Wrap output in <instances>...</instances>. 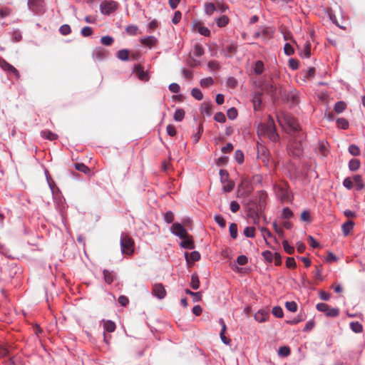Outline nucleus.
Instances as JSON below:
<instances>
[{
	"label": "nucleus",
	"mask_w": 365,
	"mask_h": 365,
	"mask_svg": "<svg viewBox=\"0 0 365 365\" xmlns=\"http://www.w3.org/2000/svg\"><path fill=\"white\" fill-rule=\"evenodd\" d=\"M257 131L259 135H267L273 142L277 141L279 138L276 130L274 119L271 116H269L266 123H262L259 125Z\"/></svg>",
	"instance_id": "obj_1"
},
{
	"label": "nucleus",
	"mask_w": 365,
	"mask_h": 365,
	"mask_svg": "<svg viewBox=\"0 0 365 365\" xmlns=\"http://www.w3.org/2000/svg\"><path fill=\"white\" fill-rule=\"evenodd\" d=\"M277 118L279 124L283 128L285 125L287 126L290 130L289 132L294 133L300 130L297 120L291 114L285 112H280L277 114Z\"/></svg>",
	"instance_id": "obj_2"
},
{
	"label": "nucleus",
	"mask_w": 365,
	"mask_h": 365,
	"mask_svg": "<svg viewBox=\"0 0 365 365\" xmlns=\"http://www.w3.org/2000/svg\"><path fill=\"white\" fill-rule=\"evenodd\" d=\"M263 91L267 94L270 95L273 101L283 98L284 89L277 83H264L263 86Z\"/></svg>",
	"instance_id": "obj_3"
},
{
	"label": "nucleus",
	"mask_w": 365,
	"mask_h": 365,
	"mask_svg": "<svg viewBox=\"0 0 365 365\" xmlns=\"http://www.w3.org/2000/svg\"><path fill=\"white\" fill-rule=\"evenodd\" d=\"M134 240L127 235H123L120 238L121 252L125 255L131 256L134 253Z\"/></svg>",
	"instance_id": "obj_4"
},
{
	"label": "nucleus",
	"mask_w": 365,
	"mask_h": 365,
	"mask_svg": "<svg viewBox=\"0 0 365 365\" xmlns=\"http://www.w3.org/2000/svg\"><path fill=\"white\" fill-rule=\"evenodd\" d=\"M289 151L294 156H299L302 153V144L300 140H290L288 145Z\"/></svg>",
	"instance_id": "obj_5"
},
{
	"label": "nucleus",
	"mask_w": 365,
	"mask_h": 365,
	"mask_svg": "<svg viewBox=\"0 0 365 365\" xmlns=\"http://www.w3.org/2000/svg\"><path fill=\"white\" fill-rule=\"evenodd\" d=\"M118 8V4L113 1H104L100 6L101 11L103 14H110Z\"/></svg>",
	"instance_id": "obj_6"
},
{
	"label": "nucleus",
	"mask_w": 365,
	"mask_h": 365,
	"mask_svg": "<svg viewBox=\"0 0 365 365\" xmlns=\"http://www.w3.org/2000/svg\"><path fill=\"white\" fill-rule=\"evenodd\" d=\"M282 100L286 101L288 103H290L292 105H296L299 102V93L297 91L292 90L289 92L284 91L283 94V98Z\"/></svg>",
	"instance_id": "obj_7"
},
{
	"label": "nucleus",
	"mask_w": 365,
	"mask_h": 365,
	"mask_svg": "<svg viewBox=\"0 0 365 365\" xmlns=\"http://www.w3.org/2000/svg\"><path fill=\"white\" fill-rule=\"evenodd\" d=\"M317 308L319 311L325 312L328 317H336L339 311L336 308H330L328 304L325 303H320L317 305Z\"/></svg>",
	"instance_id": "obj_8"
},
{
	"label": "nucleus",
	"mask_w": 365,
	"mask_h": 365,
	"mask_svg": "<svg viewBox=\"0 0 365 365\" xmlns=\"http://www.w3.org/2000/svg\"><path fill=\"white\" fill-rule=\"evenodd\" d=\"M28 6L32 11L36 14L44 11V2L43 0H29Z\"/></svg>",
	"instance_id": "obj_9"
},
{
	"label": "nucleus",
	"mask_w": 365,
	"mask_h": 365,
	"mask_svg": "<svg viewBox=\"0 0 365 365\" xmlns=\"http://www.w3.org/2000/svg\"><path fill=\"white\" fill-rule=\"evenodd\" d=\"M171 232L180 238H185L187 236L186 230L180 223H174L171 227Z\"/></svg>",
	"instance_id": "obj_10"
},
{
	"label": "nucleus",
	"mask_w": 365,
	"mask_h": 365,
	"mask_svg": "<svg viewBox=\"0 0 365 365\" xmlns=\"http://www.w3.org/2000/svg\"><path fill=\"white\" fill-rule=\"evenodd\" d=\"M134 72L140 81H148L149 80V76L148 73L143 70V68L141 65L135 66Z\"/></svg>",
	"instance_id": "obj_11"
},
{
	"label": "nucleus",
	"mask_w": 365,
	"mask_h": 365,
	"mask_svg": "<svg viewBox=\"0 0 365 365\" xmlns=\"http://www.w3.org/2000/svg\"><path fill=\"white\" fill-rule=\"evenodd\" d=\"M0 66L6 71L13 73L17 78L19 77V73L12 65L6 62L5 60H0Z\"/></svg>",
	"instance_id": "obj_12"
},
{
	"label": "nucleus",
	"mask_w": 365,
	"mask_h": 365,
	"mask_svg": "<svg viewBox=\"0 0 365 365\" xmlns=\"http://www.w3.org/2000/svg\"><path fill=\"white\" fill-rule=\"evenodd\" d=\"M182 240L180 242V246L182 248L192 250L195 248V244L191 235L187 234V236L185 238H181Z\"/></svg>",
	"instance_id": "obj_13"
},
{
	"label": "nucleus",
	"mask_w": 365,
	"mask_h": 365,
	"mask_svg": "<svg viewBox=\"0 0 365 365\" xmlns=\"http://www.w3.org/2000/svg\"><path fill=\"white\" fill-rule=\"evenodd\" d=\"M140 43L149 48L155 46L158 43V39L153 36H149L140 39Z\"/></svg>",
	"instance_id": "obj_14"
},
{
	"label": "nucleus",
	"mask_w": 365,
	"mask_h": 365,
	"mask_svg": "<svg viewBox=\"0 0 365 365\" xmlns=\"http://www.w3.org/2000/svg\"><path fill=\"white\" fill-rule=\"evenodd\" d=\"M253 107L255 110H259L262 105V93L255 92L252 99Z\"/></svg>",
	"instance_id": "obj_15"
},
{
	"label": "nucleus",
	"mask_w": 365,
	"mask_h": 365,
	"mask_svg": "<svg viewBox=\"0 0 365 365\" xmlns=\"http://www.w3.org/2000/svg\"><path fill=\"white\" fill-rule=\"evenodd\" d=\"M194 28L201 35H203L205 36H210V31L207 27H205L201 22L195 23Z\"/></svg>",
	"instance_id": "obj_16"
},
{
	"label": "nucleus",
	"mask_w": 365,
	"mask_h": 365,
	"mask_svg": "<svg viewBox=\"0 0 365 365\" xmlns=\"http://www.w3.org/2000/svg\"><path fill=\"white\" fill-rule=\"evenodd\" d=\"M185 259L187 264L193 263L200 259V254L197 251H193L191 253H185Z\"/></svg>",
	"instance_id": "obj_17"
},
{
	"label": "nucleus",
	"mask_w": 365,
	"mask_h": 365,
	"mask_svg": "<svg viewBox=\"0 0 365 365\" xmlns=\"http://www.w3.org/2000/svg\"><path fill=\"white\" fill-rule=\"evenodd\" d=\"M153 294L155 297H165L166 292L162 284H155L153 287Z\"/></svg>",
	"instance_id": "obj_18"
},
{
	"label": "nucleus",
	"mask_w": 365,
	"mask_h": 365,
	"mask_svg": "<svg viewBox=\"0 0 365 365\" xmlns=\"http://www.w3.org/2000/svg\"><path fill=\"white\" fill-rule=\"evenodd\" d=\"M354 222L351 220H348L341 225V230L344 236H347L353 230Z\"/></svg>",
	"instance_id": "obj_19"
},
{
	"label": "nucleus",
	"mask_w": 365,
	"mask_h": 365,
	"mask_svg": "<svg viewBox=\"0 0 365 365\" xmlns=\"http://www.w3.org/2000/svg\"><path fill=\"white\" fill-rule=\"evenodd\" d=\"M41 136L49 140H54L58 138V135L48 130H44L41 132Z\"/></svg>",
	"instance_id": "obj_20"
},
{
	"label": "nucleus",
	"mask_w": 365,
	"mask_h": 365,
	"mask_svg": "<svg viewBox=\"0 0 365 365\" xmlns=\"http://www.w3.org/2000/svg\"><path fill=\"white\" fill-rule=\"evenodd\" d=\"M107 56L106 51L103 48H98L93 52V57L98 60H103Z\"/></svg>",
	"instance_id": "obj_21"
},
{
	"label": "nucleus",
	"mask_w": 365,
	"mask_h": 365,
	"mask_svg": "<svg viewBox=\"0 0 365 365\" xmlns=\"http://www.w3.org/2000/svg\"><path fill=\"white\" fill-rule=\"evenodd\" d=\"M103 276L106 282L108 284H111L115 279L114 273L107 269L103 270Z\"/></svg>",
	"instance_id": "obj_22"
},
{
	"label": "nucleus",
	"mask_w": 365,
	"mask_h": 365,
	"mask_svg": "<svg viewBox=\"0 0 365 365\" xmlns=\"http://www.w3.org/2000/svg\"><path fill=\"white\" fill-rule=\"evenodd\" d=\"M353 182H354L358 190L363 189L364 187L362 178L359 175H356L353 177Z\"/></svg>",
	"instance_id": "obj_23"
},
{
	"label": "nucleus",
	"mask_w": 365,
	"mask_h": 365,
	"mask_svg": "<svg viewBox=\"0 0 365 365\" xmlns=\"http://www.w3.org/2000/svg\"><path fill=\"white\" fill-rule=\"evenodd\" d=\"M130 52L128 49H122L118 51L117 57L121 61H128L129 59Z\"/></svg>",
	"instance_id": "obj_24"
},
{
	"label": "nucleus",
	"mask_w": 365,
	"mask_h": 365,
	"mask_svg": "<svg viewBox=\"0 0 365 365\" xmlns=\"http://www.w3.org/2000/svg\"><path fill=\"white\" fill-rule=\"evenodd\" d=\"M278 195H279L282 201H289V195L287 189L284 187H279L278 191Z\"/></svg>",
	"instance_id": "obj_25"
},
{
	"label": "nucleus",
	"mask_w": 365,
	"mask_h": 365,
	"mask_svg": "<svg viewBox=\"0 0 365 365\" xmlns=\"http://www.w3.org/2000/svg\"><path fill=\"white\" fill-rule=\"evenodd\" d=\"M259 230L262 232L263 237L267 245L269 244V242H267V240L266 239L267 237L273 238L274 242H277V239L272 235V234L270 232V231L268 229H267L266 227H260Z\"/></svg>",
	"instance_id": "obj_26"
},
{
	"label": "nucleus",
	"mask_w": 365,
	"mask_h": 365,
	"mask_svg": "<svg viewBox=\"0 0 365 365\" xmlns=\"http://www.w3.org/2000/svg\"><path fill=\"white\" fill-rule=\"evenodd\" d=\"M360 167V161L358 159L353 158L349 163V168L351 171L357 170Z\"/></svg>",
	"instance_id": "obj_27"
},
{
	"label": "nucleus",
	"mask_w": 365,
	"mask_h": 365,
	"mask_svg": "<svg viewBox=\"0 0 365 365\" xmlns=\"http://www.w3.org/2000/svg\"><path fill=\"white\" fill-rule=\"evenodd\" d=\"M215 10L216 7L213 3L207 2L205 4V11L206 14L211 16L213 14Z\"/></svg>",
	"instance_id": "obj_28"
},
{
	"label": "nucleus",
	"mask_w": 365,
	"mask_h": 365,
	"mask_svg": "<svg viewBox=\"0 0 365 365\" xmlns=\"http://www.w3.org/2000/svg\"><path fill=\"white\" fill-rule=\"evenodd\" d=\"M223 184L222 190L226 192H231L235 187V182L232 180H229L228 179Z\"/></svg>",
	"instance_id": "obj_29"
},
{
	"label": "nucleus",
	"mask_w": 365,
	"mask_h": 365,
	"mask_svg": "<svg viewBox=\"0 0 365 365\" xmlns=\"http://www.w3.org/2000/svg\"><path fill=\"white\" fill-rule=\"evenodd\" d=\"M138 29H139V28L138 26L131 24V25H128L126 27L125 31L127 32V34L128 35L135 36L138 34Z\"/></svg>",
	"instance_id": "obj_30"
},
{
	"label": "nucleus",
	"mask_w": 365,
	"mask_h": 365,
	"mask_svg": "<svg viewBox=\"0 0 365 365\" xmlns=\"http://www.w3.org/2000/svg\"><path fill=\"white\" fill-rule=\"evenodd\" d=\"M264 71V63L261 61H257L254 67V71L255 74L259 75L261 74Z\"/></svg>",
	"instance_id": "obj_31"
},
{
	"label": "nucleus",
	"mask_w": 365,
	"mask_h": 365,
	"mask_svg": "<svg viewBox=\"0 0 365 365\" xmlns=\"http://www.w3.org/2000/svg\"><path fill=\"white\" fill-rule=\"evenodd\" d=\"M185 117V111L183 109H177L174 113V120L176 121H182Z\"/></svg>",
	"instance_id": "obj_32"
},
{
	"label": "nucleus",
	"mask_w": 365,
	"mask_h": 365,
	"mask_svg": "<svg viewBox=\"0 0 365 365\" xmlns=\"http://www.w3.org/2000/svg\"><path fill=\"white\" fill-rule=\"evenodd\" d=\"M193 55L196 57H200L204 53V49L200 44H195L193 48Z\"/></svg>",
	"instance_id": "obj_33"
},
{
	"label": "nucleus",
	"mask_w": 365,
	"mask_h": 365,
	"mask_svg": "<svg viewBox=\"0 0 365 365\" xmlns=\"http://www.w3.org/2000/svg\"><path fill=\"white\" fill-rule=\"evenodd\" d=\"M229 22V19L227 16H222L217 19L216 23L219 27L225 26Z\"/></svg>",
	"instance_id": "obj_34"
},
{
	"label": "nucleus",
	"mask_w": 365,
	"mask_h": 365,
	"mask_svg": "<svg viewBox=\"0 0 365 365\" xmlns=\"http://www.w3.org/2000/svg\"><path fill=\"white\" fill-rule=\"evenodd\" d=\"M104 329L108 332H113L115 329V324L113 322L108 320L104 322Z\"/></svg>",
	"instance_id": "obj_35"
},
{
	"label": "nucleus",
	"mask_w": 365,
	"mask_h": 365,
	"mask_svg": "<svg viewBox=\"0 0 365 365\" xmlns=\"http://www.w3.org/2000/svg\"><path fill=\"white\" fill-rule=\"evenodd\" d=\"M349 152L350 153L351 155L354 156H359L361 153L360 148H359V146L354 144L349 145Z\"/></svg>",
	"instance_id": "obj_36"
},
{
	"label": "nucleus",
	"mask_w": 365,
	"mask_h": 365,
	"mask_svg": "<svg viewBox=\"0 0 365 365\" xmlns=\"http://www.w3.org/2000/svg\"><path fill=\"white\" fill-rule=\"evenodd\" d=\"M230 237L236 239L237 237V225L235 223H231L229 227Z\"/></svg>",
	"instance_id": "obj_37"
},
{
	"label": "nucleus",
	"mask_w": 365,
	"mask_h": 365,
	"mask_svg": "<svg viewBox=\"0 0 365 365\" xmlns=\"http://www.w3.org/2000/svg\"><path fill=\"white\" fill-rule=\"evenodd\" d=\"M350 327L352 331H354L355 333H360L363 331L362 325L358 322H351L350 324Z\"/></svg>",
	"instance_id": "obj_38"
},
{
	"label": "nucleus",
	"mask_w": 365,
	"mask_h": 365,
	"mask_svg": "<svg viewBox=\"0 0 365 365\" xmlns=\"http://www.w3.org/2000/svg\"><path fill=\"white\" fill-rule=\"evenodd\" d=\"M290 352L291 351L289 347L287 346H281L278 350V354L283 357L289 356Z\"/></svg>",
	"instance_id": "obj_39"
},
{
	"label": "nucleus",
	"mask_w": 365,
	"mask_h": 365,
	"mask_svg": "<svg viewBox=\"0 0 365 365\" xmlns=\"http://www.w3.org/2000/svg\"><path fill=\"white\" fill-rule=\"evenodd\" d=\"M346 107V105L343 101H339L334 105V110L337 113H342Z\"/></svg>",
	"instance_id": "obj_40"
},
{
	"label": "nucleus",
	"mask_w": 365,
	"mask_h": 365,
	"mask_svg": "<svg viewBox=\"0 0 365 365\" xmlns=\"http://www.w3.org/2000/svg\"><path fill=\"white\" fill-rule=\"evenodd\" d=\"M336 125L337 127L345 130L349 127V122L345 118H341L336 120Z\"/></svg>",
	"instance_id": "obj_41"
},
{
	"label": "nucleus",
	"mask_w": 365,
	"mask_h": 365,
	"mask_svg": "<svg viewBox=\"0 0 365 365\" xmlns=\"http://www.w3.org/2000/svg\"><path fill=\"white\" fill-rule=\"evenodd\" d=\"M243 232L247 237H254L255 235V228L254 227H247Z\"/></svg>",
	"instance_id": "obj_42"
},
{
	"label": "nucleus",
	"mask_w": 365,
	"mask_h": 365,
	"mask_svg": "<svg viewBox=\"0 0 365 365\" xmlns=\"http://www.w3.org/2000/svg\"><path fill=\"white\" fill-rule=\"evenodd\" d=\"M282 245H283V247H284V251L289 254V255H292L294 253V247L292 246H290L288 243V242L287 240H283L282 242Z\"/></svg>",
	"instance_id": "obj_43"
},
{
	"label": "nucleus",
	"mask_w": 365,
	"mask_h": 365,
	"mask_svg": "<svg viewBox=\"0 0 365 365\" xmlns=\"http://www.w3.org/2000/svg\"><path fill=\"white\" fill-rule=\"evenodd\" d=\"M203 132L202 125L200 124L198 127V131L192 135V140L195 143H197L201 137V135Z\"/></svg>",
	"instance_id": "obj_44"
},
{
	"label": "nucleus",
	"mask_w": 365,
	"mask_h": 365,
	"mask_svg": "<svg viewBox=\"0 0 365 365\" xmlns=\"http://www.w3.org/2000/svg\"><path fill=\"white\" fill-rule=\"evenodd\" d=\"M192 96L197 100L200 101L203 98V95L200 89L198 88H193L191 91Z\"/></svg>",
	"instance_id": "obj_45"
},
{
	"label": "nucleus",
	"mask_w": 365,
	"mask_h": 365,
	"mask_svg": "<svg viewBox=\"0 0 365 365\" xmlns=\"http://www.w3.org/2000/svg\"><path fill=\"white\" fill-rule=\"evenodd\" d=\"M213 83H214L213 79L211 77H207L205 78H202L200 81V83L202 87H208V86L212 85Z\"/></svg>",
	"instance_id": "obj_46"
},
{
	"label": "nucleus",
	"mask_w": 365,
	"mask_h": 365,
	"mask_svg": "<svg viewBox=\"0 0 365 365\" xmlns=\"http://www.w3.org/2000/svg\"><path fill=\"white\" fill-rule=\"evenodd\" d=\"M235 159L239 164H242L244 162L243 153L240 150H236L235 153Z\"/></svg>",
	"instance_id": "obj_47"
},
{
	"label": "nucleus",
	"mask_w": 365,
	"mask_h": 365,
	"mask_svg": "<svg viewBox=\"0 0 365 365\" xmlns=\"http://www.w3.org/2000/svg\"><path fill=\"white\" fill-rule=\"evenodd\" d=\"M200 282L197 274H192L191 277V286L192 289H197L199 287Z\"/></svg>",
	"instance_id": "obj_48"
},
{
	"label": "nucleus",
	"mask_w": 365,
	"mask_h": 365,
	"mask_svg": "<svg viewBox=\"0 0 365 365\" xmlns=\"http://www.w3.org/2000/svg\"><path fill=\"white\" fill-rule=\"evenodd\" d=\"M59 31L62 35H68L71 32V29L69 25L63 24L60 27Z\"/></svg>",
	"instance_id": "obj_49"
},
{
	"label": "nucleus",
	"mask_w": 365,
	"mask_h": 365,
	"mask_svg": "<svg viewBox=\"0 0 365 365\" xmlns=\"http://www.w3.org/2000/svg\"><path fill=\"white\" fill-rule=\"evenodd\" d=\"M227 115L230 120H234L237 116V110L235 108H231L227 110Z\"/></svg>",
	"instance_id": "obj_50"
},
{
	"label": "nucleus",
	"mask_w": 365,
	"mask_h": 365,
	"mask_svg": "<svg viewBox=\"0 0 365 365\" xmlns=\"http://www.w3.org/2000/svg\"><path fill=\"white\" fill-rule=\"evenodd\" d=\"M101 42L105 46H110L113 42V38L109 36H103Z\"/></svg>",
	"instance_id": "obj_51"
},
{
	"label": "nucleus",
	"mask_w": 365,
	"mask_h": 365,
	"mask_svg": "<svg viewBox=\"0 0 365 365\" xmlns=\"http://www.w3.org/2000/svg\"><path fill=\"white\" fill-rule=\"evenodd\" d=\"M214 219H215V221L222 227V228H224L226 226V222H225V220H224V218L220 215H215L214 217Z\"/></svg>",
	"instance_id": "obj_52"
},
{
	"label": "nucleus",
	"mask_w": 365,
	"mask_h": 365,
	"mask_svg": "<svg viewBox=\"0 0 365 365\" xmlns=\"http://www.w3.org/2000/svg\"><path fill=\"white\" fill-rule=\"evenodd\" d=\"M300 218H301L302 221L309 222L311 221V217H310L309 212L307 210H304L301 213Z\"/></svg>",
	"instance_id": "obj_53"
},
{
	"label": "nucleus",
	"mask_w": 365,
	"mask_h": 365,
	"mask_svg": "<svg viewBox=\"0 0 365 365\" xmlns=\"http://www.w3.org/2000/svg\"><path fill=\"white\" fill-rule=\"evenodd\" d=\"M75 168L76 170H78L81 172H83L84 173H87L89 172V168L83 163H76Z\"/></svg>",
	"instance_id": "obj_54"
},
{
	"label": "nucleus",
	"mask_w": 365,
	"mask_h": 365,
	"mask_svg": "<svg viewBox=\"0 0 365 365\" xmlns=\"http://www.w3.org/2000/svg\"><path fill=\"white\" fill-rule=\"evenodd\" d=\"M262 255L267 262H272L273 261L274 254L270 251L267 250L262 252Z\"/></svg>",
	"instance_id": "obj_55"
},
{
	"label": "nucleus",
	"mask_w": 365,
	"mask_h": 365,
	"mask_svg": "<svg viewBox=\"0 0 365 365\" xmlns=\"http://www.w3.org/2000/svg\"><path fill=\"white\" fill-rule=\"evenodd\" d=\"M81 33L83 36L88 37L93 34V29L89 26H85L81 29Z\"/></svg>",
	"instance_id": "obj_56"
},
{
	"label": "nucleus",
	"mask_w": 365,
	"mask_h": 365,
	"mask_svg": "<svg viewBox=\"0 0 365 365\" xmlns=\"http://www.w3.org/2000/svg\"><path fill=\"white\" fill-rule=\"evenodd\" d=\"M293 215L292 211L289 207H285L282 210V216L283 218L289 219Z\"/></svg>",
	"instance_id": "obj_57"
},
{
	"label": "nucleus",
	"mask_w": 365,
	"mask_h": 365,
	"mask_svg": "<svg viewBox=\"0 0 365 365\" xmlns=\"http://www.w3.org/2000/svg\"><path fill=\"white\" fill-rule=\"evenodd\" d=\"M305 58H309L311 56V45L307 42L304 45V49L302 54Z\"/></svg>",
	"instance_id": "obj_58"
},
{
	"label": "nucleus",
	"mask_w": 365,
	"mask_h": 365,
	"mask_svg": "<svg viewBox=\"0 0 365 365\" xmlns=\"http://www.w3.org/2000/svg\"><path fill=\"white\" fill-rule=\"evenodd\" d=\"M272 314L278 318H282L283 317V311L279 307H274L272 309Z\"/></svg>",
	"instance_id": "obj_59"
},
{
	"label": "nucleus",
	"mask_w": 365,
	"mask_h": 365,
	"mask_svg": "<svg viewBox=\"0 0 365 365\" xmlns=\"http://www.w3.org/2000/svg\"><path fill=\"white\" fill-rule=\"evenodd\" d=\"M284 51L285 54L287 56H291L294 53L293 47L289 43H285L284 46Z\"/></svg>",
	"instance_id": "obj_60"
},
{
	"label": "nucleus",
	"mask_w": 365,
	"mask_h": 365,
	"mask_svg": "<svg viewBox=\"0 0 365 365\" xmlns=\"http://www.w3.org/2000/svg\"><path fill=\"white\" fill-rule=\"evenodd\" d=\"M214 119L215 120L219 123H224L225 122L226 120L225 115H224V113L221 112L217 113L214 116Z\"/></svg>",
	"instance_id": "obj_61"
},
{
	"label": "nucleus",
	"mask_w": 365,
	"mask_h": 365,
	"mask_svg": "<svg viewBox=\"0 0 365 365\" xmlns=\"http://www.w3.org/2000/svg\"><path fill=\"white\" fill-rule=\"evenodd\" d=\"M285 305L287 309L292 312H295L297 309V305L294 302H288Z\"/></svg>",
	"instance_id": "obj_62"
},
{
	"label": "nucleus",
	"mask_w": 365,
	"mask_h": 365,
	"mask_svg": "<svg viewBox=\"0 0 365 365\" xmlns=\"http://www.w3.org/2000/svg\"><path fill=\"white\" fill-rule=\"evenodd\" d=\"M289 66L292 70H297L299 68V61L294 58H290L289 60Z\"/></svg>",
	"instance_id": "obj_63"
},
{
	"label": "nucleus",
	"mask_w": 365,
	"mask_h": 365,
	"mask_svg": "<svg viewBox=\"0 0 365 365\" xmlns=\"http://www.w3.org/2000/svg\"><path fill=\"white\" fill-rule=\"evenodd\" d=\"M212 106L209 104H203L202 107V112L205 113L207 115H210L212 114Z\"/></svg>",
	"instance_id": "obj_64"
}]
</instances>
